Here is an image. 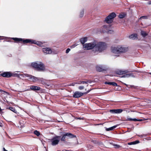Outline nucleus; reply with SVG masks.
Returning a JSON list of instances; mask_svg holds the SVG:
<instances>
[{
	"label": "nucleus",
	"instance_id": "8fccbe9b",
	"mask_svg": "<svg viewBox=\"0 0 151 151\" xmlns=\"http://www.w3.org/2000/svg\"><path fill=\"white\" fill-rule=\"evenodd\" d=\"M2 123H0V126H2Z\"/></svg>",
	"mask_w": 151,
	"mask_h": 151
},
{
	"label": "nucleus",
	"instance_id": "3c124183",
	"mask_svg": "<svg viewBox=\"0 0 151 151\" xmlns=\"http://www.w3.org/2000/svg\"><path fill=\"white\" fill-rule=\"evenodd\" d=\"M104 28H106V26H105V25H104Z\"/></svg>",
	"mask_w": 151,
	"mask_h": 151
},
{
	"label": "nucleus",
	"instance_id": "cd10ccee",
	"mask_svg": "<svg viewBox=\"0 0 151 151\" xmlns=\"http://www.w3.org/2000/svg\"><path fill=\"white\" fill-rule=\"evenodd\" d=\"M34 134L36 135L37 136H39L40 135V132L37 130H35L34 132Z\"/></svg>",
	"mask_w": 151,
	"mask_h": 151
},
{
	"label": "nucleus",
	"instance_id": "aec40b11",
	"mask_svg": "<svg viewBox=\"0 0 151 151\" xmlns=\"http://www.w3.org/2000/svg\"><path fill=\"white\" fill-rule=\"evenodd\" d=\"M64 135L65 136H68V137L70 138H73L74 137H75V136H74L71 133H67L65 134H64Z\"/></svg>",
	"mask_w": 151,
	"mask_h": 151
},
{
	"label": "nucleus",
	"instance_id": "09e8293b",
	"mask_svg": "<svg viewBox=\"0 0 151 151\" xmlns=\"http://www.w3.org/2000/svg\"><path fill=\"white\" fill-rule=\"evenodd\" d=\"M148 4H151V1H150V2H149V3H148Z\"/></svg>",
	"mask_w": 151,
	"mask_h": 151
},
{
	"label": "nucleus",
	"instance_id": "9d476101",
	"mask_svg": "<svg viewBox=\"0 0 151 151\" xmlns=\"http://www.w3.org/2000/svg\"><path fill=\"white\" fill-rule=\"evenodd\" d=\"M119 53H124L127 52L128 50L127 47H125L121 45L118 46Z\"/></svg>",
	"mask_w": 151,
	"mask_h": 151
},
{
	"label": "nucleus",
	"instance_id": "49530a36",
	"mask_svg": "<svg viewBox=\"0 0 151 151\" xmlns=\"http://www.w3.org/2000/svg\"><path fill=\"white\" fill-rule=\"evenodd\" d=\"M3 149L4 150V151H8L7 150H6L4 147L3 148Z\"/></svg>",
	"mask_w": 151,
	"mask_h": 151
},
{
	"label": "nucleus",
	"instance_id": "ddd939ff",
	"mask_svg": "<svg viewBox=\"0 0 151 151\" xmlns=\"http://www.w3.org/2000/svg\"><path fill=\"white\" fill-rule=\"evenodd\" d=\"M123 111V110L121 109H113L109 111L110 113L112 114H119L121 113Z\"/></svg>",
	"mask_w": 151,
	"mask_h": 151
},
{
	"label": "nucleus",
	"instance_id": "b1692460",
	"mask_svg": "<svg viewBox=\"0 0 151 151\" xmlns=\"http://www.w3.org/2000/svg\"><path fill=\"white\" fill-rule=\"evenodd\" d=\"M117 127V125L114 126L109 128H106V130L107 131H109L112 130L116 128Z\"/></svg>",
	"mask_w": 151,
	"mask_h": 151
},
{
	"label": "nucleus",
	"instance_id": "5701e85b",
	"mask_svg": "<svg viewBox=\"0 0 151 151\" xmlns=\"http://www.w3.org/2000/svg\"><path fill=\"white\" fill-rule=\"evenodd\" d=\"M12 39L14 40L16 42H19L20 41L22 42V38H12Z\"/></svg>",
	"mask_w": 151,
	"mask_h": 151
},
{
	"label": "nucleus",
	"instance_id": "7c9ffc66",
	"mask_svg": "<svg viewBox=\"0 0 151 151\" xmlns=\"http://www.w3.org/2000/svg\"><path fill=\"white\" fill-rule=\"evenodd\" d=\"M26 76L28 78V79L31 81V80L32 79V77H31V76H32L29 74H26Z\"/></svg>",
	"mask_w": 151,
	"mask_h": 151
},
{
	"label": "nucleus",
	"instance_id": "864d4df0",
	"mask_svg": "<svg viewBox=\"0 0 151 151\" xmlns=\"http://www.w3.org/2000/svg\"><path fill=\"white\" fill-rule=\"evenodd\" d=\"M149 74H150V75H151V73H150Z\"/></svg>",
	"mask_w": 151,
	"mask_h": 151
},
{
	"label": "nucleus",
	"instance_id": "9b49d317",
	"mask_svg": "<svg viewBox=\"0 0 151 151\" xmlns=\"http://www.w3.org/2000/svg\"><path fill=\"white\" fill-rule=\"evenodd\" d=\"M1 76L5 78H9L12 76V73L10 72H4L0 74Z\"/></svg>",
	"mask_w": 151,
	"mask_h": 151
},
{
	"label": "nucleus",
	"instance_id": "a878e982",
	"mask_svg": "<svg viewBox=\"0 0 151 151\" xmlns=\"http://www.w3.org/2000/svg\"><path fill=\"white\" fill-rule=\"evenodd\" d=\"M141 34L143 37H145L147 35V34L145 31H141Z\"/></svg>",
	"mask_w": 151,
	"mask_h": 151
},
{
	"label": "nucleus",
	"instance_id": "72a5a7b5",
	"mask_svg": "<svg viewBox=\"0 0 151 151\" xmlns=\"http://www.w3.org/2000/svg\"><path fill=\"white\" fill-rule=\"evenodd\" d=\"M129 76V77H132L133 78L135 77V76L134 75V74L132 73H128Z\"/></svg>",
	"mask_w": 151,
	"mask_h": 151
},
{
	"label": "nucleus",
	"instance_id": "0eeeda50",
	"mask_svg": "<svg viewBox=\"0 0 151 151\" xmlns=\"http://www.w3.org/2000/svg\"><path fill=\"white\" fill-rule=\"evenodd\" d=\"M129 72L127 70H119L117 71V74L119 75H123L122 76L123 77L129 78L128 74H126Z\"/></svg>",
	"mask_w": 151,
	"mask_h": 151
},
{
	"label": "nucleus",
	"instance_id": "f03ea898",
	"mask_svg": "<svg viewBox=\"0 0 151 151\" xmlns=\"http://www.w3.org/2000/svg\"><path fill=\"white\" fill-rule=\"evenodd\" d=\"M106 43L103 42H99L96 43V46L94 53L100 52L104 50L106 47Z\"/></svg>",
	"mask_w": 151,
	"mask_h": 151
},
{
	"label": "nucleus",
	"instance_id": "dca6fc26",
	"mask_svg": "<svg viewBox=\"0 0 151 151\" xmlns=\"http://www.w3.org/2000/svg\"><path fill=\"white\" fill-rule=\"evenodd\" d=\"M87 40L88 39L87 37H84L81 38L80 39V41L81 43L83 45L84 44H85L84 43L87 42Z\"/></svg>",
	"mask_w": 151,
	"mask_h": 151
},
{
	"label": "nucleus",
	"instance_id": "4468645a",
	"mask_svg": "<svg viewBox=\"0 0 151 151\" xmlns=\"http://www.w3.org/2000/svg\"><path fill=\"white\" fill-rule=\"evenodd\" d=\"M22 42L24 43H31L32 44H33V43H35L34 40L30 39H22Z\"/></svg>",
	"mask_w": 151,
	"mask_h": 151
},
{
	"label": "nucleus",
	"instance_id": "1a4fd4ad",
	"mask_svg": "<svg viewBox=\"0 0 151 151\" xmlns=\"http://www.w3.org/2000/svg\"><path fill=\"white\" fill-rule=\"evenodd\" d=\"M96 69L98 71L102 72L103 71L106 70V68L105 66L99 65L96 66Z\"/></svg>",
	"mask_w": 151,
	"mask_h": 151
},
{
	"label": "nucleus",
	"instance_id": "37998d69",
	"mask_svg": "<svg viewBox=\"0 0 151 151\" xmlns=\"http://www.w3.org/2000/svg\"><path fill=\"white\" fill-rule=\"evenodd\" d=\"M110 82H105V84L110 85Z\"/></svg>",
	"mask_w": 151,
	"mask_h": 151
},
{
	"label": "nucleus",
	"instance_id": "20e7f679",
	"mask_svg": "<svg viewBox=\"0 0 151 151\" xmlns=\"http://www.w3.org/2000/svg\"><path fill=\"white\" fill-rule=\"evenodd\" d=\"M116 17V14L115 13H111L106 17L105 21L107 23H111L113 22L114 18Z\"/></svg>",
	"mask_w": 151,
	"mask_h": 151
},
{
	"label": "nucleus",
	"instance_id": "a211bd4d",
	"mask_svg": "<svg viewBox=\"0 0 151 151\" xmlns=\"http://www.w3.org/2000/svg\"><path fill=\"white\" fill-rule=\"evenodd\" d=\"M35 43H33V44H35L37 45L40 47H42L43 46V43L39 41H37L34 40Z\"/></svg>",
	"mask_w": 151,
	"mask_h": 151
},
{
	"label": "nucleus",
	"instance_id": "412c9836",
	"mask_svg": "<svg viewBox=\"0 0 151 151\" xmlns=\"http://www.w3.org/2000/svg\"><path fill=\"white\" fill-rule=\"evenodd\" d=\"M139 142L138 140H136L134 141H133L131 142H129L128 143V144L129 145H135L137 144Z\"/></svg>",
	"mask_w": 151,
	"mask_h": 151
},
{
	"label": "nucleus",
	"instance_id": "4c0bfd02",
	"mask_svg": "<svg viewBox=\"0 0 151 151\" xmlns=\"http://www.w3.org/2000/svg\"><path fill=\"white\" fill-rule=\"evenodd\" d=\"M37 81H43V79L42 78H38L37 77Z\"/></svg>",
	"mask_w": 151,
	"mask_h": 151
},
{
	"label": "nucleus",
	"instance_id": "f704fd0d",
	"mask_svg": "<svg viewBox=\"0 0 151 151\" xmlns=\"http://www.w3.org/2000/svg\"><path fill=\"white\" fill-rule=\"evenodd\" d=\"M125 16L124 14H120L119 16V18L120 19L123 18Z\"/></svg>",
	"mask_w": 151,
	"mask_h": 151
},
{
	"label": "nucleus",
	"instance_id": "6e6552de",
	"mask_svg": "<svg viewBox=\"0 0 151 151\" xmlns=\"http://www.w3.org/2000/svg\"><path fill=\"white\" fill-rule=\"evenodd\" d=\"M42 51L45 55L51 54L52 52L51 49L49 47L43 48L42 49Z\"/></svg>",
	"mask_w": 151,
	"mask_h": 151
},
{
	"label": "nucleus",
	"instance_id": "f8f14e48",
	"mask_svg": "<svg viewBox=\"0 0 151 151\" xmlns=\"http://www.w3.org/2000/svg\"><path fill=\"white\" fill-rule=\"evenodd\" d=\"M118 46H112L111 48V52L114 53L119 54Z\"/></svg>",
	"mask_w": 151,
	"mask_h": 151
},
{
	"label": "nucleus",
	"instance_id": "603ef678",
	"mask_svg": "<svg viewBox=\"0 0 151 151\" xmlns=\"http://www.w3.org/2000/svg\"><path fill=\"white\" fill-rule=\"evenodd\" d=\"M133 71H136H136L134 70V71H132V72H133Z\"/></svg>",
	"mask_w": 151,
	"mask_h": 151
},
{
	"label": "nucleus",
	"instance_id": "39448f33",
	"mask_svg": "<svg viewBox=\"0 0 151 151\" xmlns=\"http://www.w3.org/2000/svg\"><path fill=\"white\" fill-rule=\"evenodd\" d=\"M60 136H56L53 137L50 139L52 145L54 146L58 145L60 141Z\"/></svg>",
	"mask_w": 151,
	"mask_h": 151
},
{
	"label": "nucleus",
	"instance_id": "e433bc0d",
	"mask_svg": "<svg viewBox=\"0 0 151 151\" xmlns=\"http://www.w3.org/2000/svg\"><path fill=\"white\" fill-rule=\"evenodd\" d=\"M147 18V17L146 16H143L140 17V19H146Z\"/></svg>",
	"mask_w": 151,
	"mask_h": 151
},
{
	"label": "nucleus",
	"instance_id": "4be33fe9",
	"mask_svg": "<svg viewBox=\"0 0 151 151\" xmlns=\"http://www.w3.org/2000/svg\"><path fill=\"white\" fill-rule=\"evenodd\" d=\"M31 77H32V79L31 80V81L34 82H35L37 81V77L32 76H31Z\"/></svg>",
	"mask_w": 151,
	"mask_h": 151
},
{
	"label": "nucleus",
	"instance_id": "c9c22d12",
	"mask_svg": "<svg viewBox=\"0 0 151 151\" xmlns=\"http://www.w3.org/2000/svg\"><path fill=\"white\" fill-rule=\"evenodd\" d=\"M114 146L115 148H119L121 147V146L120 145L117 144L114 145Z\"/></svg>",
	"mask_w": 151,
	"mask_h": 151
},
{
	"label": "nucleus",
	"instance_id": "f3484780",
	"mask_svg": "<svg viewBox=\"0 0 151 151\" xmlns=\"http://www.w3.org/2000/svg\"><path fill=\"white\" fill-rule=\"evenodd\" d=\"M129 38L132 40L137 38V35L136 34H132L129 36Z\"/></svg>",
	"mask_w": 151,
	"mask_h": 151
},
{
	"label": "nucleus",
	"instance_id": "de8ad7c7",
	"mask_svg": "<svg viewBox=\"0 0 151 151\" xmlns=\"http://www.w3.org/2000/svg\"><path fill=\"white\" fill-rule=\"evenodd\" d=\"M142 121V119H137V121Z\"/></svg>",
	"mask_w": 151,
	"mask_h": 151
},
{
	"label": "nucleus",
	"instance_id": "bb28decb",
	"mask_svg": "<svg viewBox=\"0 0 151 151\" xmlns=\"http://www.w3.org/2000/svg\"><path fill=\"white\" fill-rule=\"evenodd\" d=\"M84 14V10L83 9H82L80 12L79 16L80 17H82Z\"/></svg>",
	"mask_w": 151,
	"mask_h": 151
},
{
	"label": "nucleus",
	"instance_id": "79ce46f5",
	"mask_svg": "<svg viewBox=\"0 0 151 151\" xmlns=\"http://www.w3.org/2000/svg\"><path fill=\"white\" fill-rule=\"evenodd\" d=\"M127 121H132V118H127Z\"/></svg>",
	"mask_w": 151,
	"mask_h": 151
},
{
	"label": "nucleus",
	"instance_id": "ea45409f",
	"mask_svg": "<svg viewBox=\"0 0 151 151\" xmlns=\"http://www.w3.org/2000/svg\"><path fill=\"white\" fill-rule=\"evenodd\" d=\"M84 88V87L83 86H80L78 87V89L79 90H82Z\"/></svg>",
	"mask_w": 151,
	"mask_h": 151
},
{
	"label": "nucleus",
	"instance_id": "393cba45",
	"mask_svg": "<svg viewBox=\"0 0 151 151\" xmlns=\"http://www.w3.org/2000/svg\"><path fill=\"white\" fill-rule=\"evenodd\" d=\"M20 74L15 73H12V76L13 77H17L18 78L20 77Z\"/></svg>",
	"mask_w": 151,
	"mask_h": 151
},
{
	"label": "nucleus",
	"instance_id": "a19ab883",
	"mask_svg": "<svg viewBox=\"0 0 151 151\" xmlns=\"http://www.w3.org/2000/svg\"><path fill=\"white\" fill-rule=\"evenodd\" d=\"M70 48H68L66 50V53H68L70 51Z\"/></svg>",
	"mask_w": 151,
	"mask_h": 151
},
{
	"label": "nucleus",
	"instance_id": "58836bf2",
	"mask_svg": "<svg viewBox=\"0 0 151 151\" xmlns=\"http://www.w3.org/2000/svg\"><path fill=\"white\" fill-rule=\"evenodd\" d=\"M138 136L141 137V138H142L143 137H145L146 136V134H141V135H138Z\"/></svg>",
	"mask_w": 151,
	"mask_h": 151
},
{
	"label": "nucleus",
	"instance_id": "f257e3e1",
	"mask_svg": "<svg viewBox=\"0 0 151 151\" xmlns=\"http://www.w3.org/2000/svg\"><path fill=\"white\" fill-rule=\"evenodd\" d=\"M31 66L38 71H42L45 70L44 64L41 62H35L32 63Z\"/></svg>",
	"mask_w": 151,
	"mask_h": 151
},
{
	"label": "nucleus",
	"instance_id": "423d86ee",
	"mask_svg": "<svg viewBox=\"0 0 151 151\" xmlns=\"http://www.w3.org/2000/svg\"><path fill=\"white\" fill-rule=\"evenodd\" d=\"M89 91H88L87 92L84 93H82L78 91H76L74 93L73 95V97L75 98L80 97L84 94H86L88 93Z\"/></svg>",
	"mask_w": 151,
	"mask_h": 151
},
{
	"label": "nucleus",
	"instance_id": "c85d7f7f",
	"mask_svg": "<svg viewBox=\"0 0 151 151\" xmlns=\"http://www.w3.org/2000/svg\"><path fill=\"white\" fill-rule=\"evenodd\" d=\"M9 109L12 111L16 113L17 112L16 110L13 107H10L9 108Z\"/></svg>",
	"mask_w": 151,
	"mask_h": 151
},
{
	"label": "nucleus",
	"instance_id": "2eb2a0df",
	"mask_svg": "<svg viewBox=\"0 0 151 151\" xmlns=\"http://www.w3.org/2000/svg\"><path fill=\"white\" fill-rule=\"evenodd\" d=\"M30 89L31 90L35 91H39L40 89V88L39 86H31L30 88Z\"/></svg>",
	"mask_w": 151,
	"mask_h": 151
},
{
	"label": "nucleus",
	"instance_id": "7ed1b4c3",
	"mask_svg": "<svg viewBox=\"0 0 151 151\" xmlns=\"http://www.w3.org/2000/svg\"><path fill=\"white\" fill-rule=\"evenodd\" d=\"M96 46V42H93L86 43L83 45V47L85 50H89L93 49V51L94 52Z\"/></svg>",
	"mask_w": 151,
	"mask_h": 151
},
{
	"label": "nucleus",
	"instance_id": "6ab92c4d",
	"mask_svg": "<svg viewBox=\"0 0 151 151\" xmlns=\"http://www.w3.org/2000/svg\"><path fill=\"white\" fill-rule=\"evenodd\" d=\"M91 83V82L90 81H80L79 83H78V84H87V86H88V83Z\"/></svg>",
	"mask_w": 151,
	"mask_h": 151
},
{
	"label": "nucleus",
	"instance_id": "2f4dec72",
	"mask_svg": "<svg viewBox=\"0 0 151 151\" xmlns=\"http://www.w3.org/2000/svg\"><path fill=\"white\" fill-rule=\"evenodd\" d=\"M26 74H20V76H21V77H20L19 78H25L26 77Z\"/></svg>",
	"mask_w": 151,
	"mask_h": 151
},
{
	"label": "nucleus",
	"instance_id": "473e14b6",
	"mask_svg": "<svg viewBox=\"0 0 151 151\" xmlns=\"http://www.w3.org/2000/svg\"><path fill=\"white\" fill-rule=\"evenodd\" d=\"M66 137L64 135L63 136L61 137V141H65V138Z\"/></svg>",
	"mask_w": 151,
	"mask_h": 151
},
{
	"label": "nucleus",
	"instance_id": "c756f323",
	"mask_svg": "<svg viewBox=\"0 0 151 151\" xmlns=\"http://www.w3.org/2000/svg\"><path fill=\"white\" fill-rule=\"evenodd\" d=\"M110 85H111L113 86H118V85H117V83H116L114 82H110Z\"/></svg>",
	"mask_w": 151,
	"mask_h": 151
},
{
	"label": "nucleus",
	"instance_id": "c03bdc74",
	"mask_svg": "<svg viewBox=\"0 0 151 151\" xmlns=\"http://www.w3.org/2000/svg\"><path fill=\"white\" fill-rule=\"evenodd\" d=\"M132 121H137V119H132Z\"/></svg>",
	"mask_w": 151,
	"mask_h": 151
},
{
	"label": "nucleus",
	"instance_id": "a18cd8bd",
	"mask_svg": "<svg viewBox=\"0 0 151 151\" xmlns=\"http://www.w3.org/2000/svg\"><path fill=\"white\" fill-rule=\"evenodd\" d=\"M76 83H72L70 85L71 86H75V84H76Z\"/></svg>",
	"mask_w": 151,
	"mask_h": 151
}]
</instances>
